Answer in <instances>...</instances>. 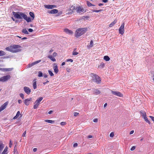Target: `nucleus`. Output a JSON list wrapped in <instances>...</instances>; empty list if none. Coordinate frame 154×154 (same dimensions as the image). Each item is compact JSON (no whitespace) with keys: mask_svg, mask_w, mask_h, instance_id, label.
<instances>
[{"mask_svg":"<svg viewBox=\"0 0 154 154\" xmlns=\"http://www.w3.org/2000/svg\"><path fill=\"white\" fill-rule=\"evenodd\" d=\"M48 57L53 62L56 61V59L54 58L52 56L50 55Z\"/></svg>","mask_w":154,"mask_h":154,"instance_id":"21","label":"nucleus"},{"mask_svg":"<svg viewBox=\"0 0 154 154\" xmlns=\"http://www.w3.org/2000/svg\"><path fill=\"white\" fill-rule=\"evenodd\" d=\"M29 14L30 16L32 18V20H33L35 17V15L34 13L33 12H30Z\"/></svg>","mask_w":154,"mask_h":154,"instance_id":"28","label":"nucleus"},{"mask_svg":"<svg viewBox=\"0 0 154 154\" xmlns=\"http://www.w3.org/2000/svg\"><path fill=\"white\" fill-rule=\"evenodd\" d=\"M140 113L142 115V116L143 117L146 116V113L144 112H143L142 110L140 111Z\"/></svg>","mask_w":154,"mask_h":154,"instance_id":"33","label":"nucleus"},{"mask_svg":"<svg viewBox=\"0 0 154 154\" xmlns=\"http://www.w3.org/2000/svg\"><path fill=\"white\" fill-rule=\"evenodd\" d=\"M66 123L65 122H62L60 123V125L62 126H64L66 125Z\"/></svg>","mask_w":154,"mask_h":154,"instance_id":"47","label":"nucleus"},{"mask_svg":"<svg viewBox=\"0 0 154 154\" xmlns=\"http://www.w3.org/2000/svg\"><path fill=\"white\" fill-rule=\"evenodd\" d=\"M22 16H23V18L28 22H31V19L29 17H27V15L25 14H22Z\"/></svg>","mask_w":154,"mask_h":154,"instance_id":"10","label":"nucleus"},{"mask_svg":"<svg viewBox=\"0 0 154 154\" xmlns=\"http://www.w3.org/2000/svg\"><path fill=\"white\" fill-rule=\"evenodd\" d=\"M32 100V98H30L26 99L24 101V103L26 106H28L29 104V102Z\"/></svg>","mask_w":154,"mask_h":154,"instance_id":"13","label":"nucleus"},{"mask_svg":"<svg viewBox=\"0 0 154 154\" xmlns=\"http://www.w3.org/2000/svg\"><path fill=\"white\" fill-rule=\"evenodd\" d=\"M45 121L51 124L54 123V121H53L50 120H45Z\"/></svg>","mask_w":154,"mask_h":154,"instance_id":"30","label":"nucleus"},{"mask_svg":"<svg viewBox=\"0 0 154 154\" xmlns=\"http://www.w3.org/2000/svg\"><path fill=\"white\" fill-rule=\"evenodd\" d=\"M76 8H77V7H75L74 5H72L71 7L70 8V10L72 12H75L76 10Z\"/></svg>","mask_w":154,"mask_h":154,"instance_id":"18","label":"nucleus"},{"mask_svg":"<svg viewBox=\"0 0 154 154\" xmlns=\"http://www.w3.org/2000/svg\"><path fill=\"white\" fill-rule=\"evenodd\" d=\"M91 76L92 78V81L97 84L100 83L101 79L97 75L94 74L93 73L91 74Z\"/></svg>","mask_w":154,"mask_h":154,"instance_id":"2","label":"nucleus"},{"mask_svg":"<svg viewBox=\"0 0 154 154\" xmlns=\"http://www.w3.org/2000/svg\"><path fill=\"white\" fill-rule=\"evenodd\" d=\"M105 66V64L103 62H102L100 63V64L98 66V68L102 69Z\"/></svg>","mask_w":154,"mask_h":154,"instance_id":"22","label":"nucleus"},{"mask_svg":"<svg viewBox=\"0 0 154 154\" xmlns=\"http://www.w3.org/2000/svg\"><path fill=\"white\" fill-rule=\"evenodd\" d=\"M53 68L54 70V72L57 74L59 72L58 67L56 63H54L53 65Z\"/></svg>","mask_w":154,"mask_h":154,"instance_id":"11","label":"nucleus"},{"mask_svg":"<svg viewBox=\"0 0 154 154\" xmlns=\"http://www.w3.org/2000/svg\"><path fill=\"white\" fill-rule=\"evenodd\" d=\"M24 90L25 92L28 94H29L31 92V89L29 87H24Z\"/></svg>","mask_w":154,"mask_h":154,"instance_id":"12","label":"nucleus"},{"mask_svg":"<svg viewBox=\"0 0 154 154\" xmlns=\"http://www.w3.org/2000/svg\"><path fill=\"white\" fill-rule=\"evenodd\" d=\"M103 59L106 61H108L110 60V58L109 56H105L104 57Z\"/></svg>","mask_w":154,"mask_h":154,"instance_id":"29","label":"nucleus"},{"mask_svg":"<svg viewBox=\"0 0 154 154\" xmlns=\"http://www.w3.org/2000/svg\"><path fill=\"white\" fill-rule=\"evenodd\" d=\"M88 29L87 28H79L77 29L75 33V36L78 38L85 33L87 31Z\"/></svg>","mask_w":154,"mask_h":154,"instance_id":"1","label":"nucleus"},{"mask_svg":"<svg viewBox=\"0 0 154 154\" xmlns=\"http://www.w3.org/2000/svg\"><path fill=\"white\" fill-rule=\"evenodd\" d=\"M48 72L49 74L51 75V76H53L54 75V74L50 70H48Z\"/></svg>","mask_w":154,"mask_h":154,"instance_id":"40","label":"nucleus"},{"mask_svg":"<svg viewBox=\"0 0 154 154\" xmlns=\"http://www.w3.org/2000/svg\"><path fill=\"white\" fill-rule=\"evenodd\" d=\"M28 31L30 32H32L33 31V30L32 29H28Z\"/></svg>","mask_w":154,"mask_h":154,"instance_id":"55","label":"nucleus"},{"mask_svg":"<svg viewBox=\"0 0 154 154\" xmlns=\"http://www.w3.org/2000/svg\"><path fill=\"white\" fill-rule=\"evenodd\" d=\"M12 143H11V141L10 140V143H9V146L10 148H11V147L12 145Z\"/></svg>","mask_w":154,"mask_h":154,"instance_id":"54","label":"nucleus"},{"mask_svg":"<svg viewBox=\"0 0 154 154\" xmlns=\"http://www.w3.org/2000/svg\"><path fill=\"white\" fill-rule=\"evenodd\" d=\"M102 10H92V11L93 12H99L102 11Z\"/></svg>","mask_w":154,"mask_h":154,"instance_id":"41","label":"nucleus"},{"mask_svg":"<svg viewBox=\"0 0 154 154\" xmlns=\"http://www.w3.org/2000/svg\"><path fill=\"white\" fill-rule=\"evenodd\" d=\"M34 65H35L34 63V62H33L31 63H29V64H28V67L30 68L32 66H34Z\"/></svg>","mask_w":154,"mask_h":154,"instance_id":"38","label":"nucleus"},{"mask_svg":"<svg viewBox=\"0 0 154 154\" xmlns=\"http://www.w3.org/2000/svg\"><path fill=\"white\" fill-rule=\"evenodd\" d=\"M5 49L7 51H9L12 52V51H13L12 49V46H11L9 47H6L5 48Z\"/></svg>","mask_w":154,"mask_h":154,"instance_id":"23","label":"nucleus"},{"mask_svg":"<svg viewBox=\"0 0 154 154\" xmlns=\"http://www.w3.org/2000/svg\"><path fill=\"white\" fill-rule=\"evenodd\" d=\"M20 96L23 99H24V94L22 93H21L20 94Z\"/></svg>","mask_w":154,"mask_h":154,"instance_id":"48","label":"nucleus"},{"mask_svg":"<svg viewBox=\"0 0 154 154\" xmlns=\"http://www.w3.org/2000/svg\"><path fill=\"white\" fill-rule=\"evenodd\" d=\"M98 119L96 118L94 119L93 121L94 122H98Z\"/></svg>","mask_w":154,"mask_h":154,"instance_id":"52","label":"nucleus"},{"mask_svg":"<svg viewBox=\"0 0 154 154\" xmlns=\"http://www.w3.org/2000/svg\"><path fill=\"white\" fill-rule=\"evenodd\" d=\"M43 76L45 78H47L48 76V75L46 74H44Z\"/></svg>","mask_w":154,"mask_h":154,"instance_id":"60","label":"nucleus"},{"mask_svg":"<svg viewBox=\"0 0 154 154\" xmlns=\"http://www.w3.org/2000/svg\"><path fill=\"white\" fill-rule=\"evenodd\" d=\"M117 22V20H114L109 25L110 27H112Z\"/></svg>","mask_w":154,"mask_h":154,"instance_id":"20","label":"nucleus"},{"mask_svg":"<svg viewBox=\"0 0 154 154\" xmlns=\"http://www.w3.org/2000/svg\"><path fill=\"white\" fill-rule=\"evenodd\" d=\"M14 154H16V153H17V154H18V152L17 151V147L16 145L14 146Z\"/></svg>","mask_w":154,"mask_h":154,"instance_id":"37","label":"nucleus"},{"mask_svg":"<svg viewBox=\"0 0 154 154\" xmlns=\"http://www.w3.org/2000/svg\"><path fill=\"white\" fill-rule=\"evenodd\" d=\"M87 4L88 6L91 7L93 6H94V5L92 4L91 3L88 1L87 2Z\"/></svg>","mask_w":154,"mask_h":154,"instance_id":"36","label":"nucleus"},{"mask_svg":"<svg viewBox=\"0 0 154 154\" xmlns=\"http://www.w3.org/2000/svg\"><path fill=\"white\" fill-rule=\"evenodd\" d=\"M18 103L20 104V103H22V101L21 100H18Z\"/></svg>","mask_w":154,"mask_h":154,"instance_id":"61","label":"nucleus"},{"mask_svg":"<svg viewBox=\"0 0 154 154\" xmlns=\"http://www.w3.org/2000/svg\"><path fill=\"white\" fill-rule=\"evenodd\" d=\"M41 60H39L38 61H37L34 62V64L35 65V64L40 62H41Z\"/></svg>","mask_w":154,"mask_h":154,"instance_id":"45","label":"nucleus"},{"mask_svg":"<svg viewBox=\"0 0 154 154\" xmlns=\"http://www.w3.org/2000/svg\"><path fill=\"white\" fill-rule=\"evenodd\" d=\"M73 147H75L78 146V144L77 143H75L73 145Z\"/></svg>","mask_w":154,"mask_h":154,"instance_id":"53","label":"nucleus"},{"mask_svg":"<svg viewBox=\"0 0 154 154\" xmlns=\"http://www.w3.org/2000/svg\"><path fill=\"white\" fill-rule=\"evenodd\" d=\"M124 23H123L121 25L119 29V33L122 35H123L124 32Z\"/></svg>","mask_w":154,"mask_h":154,"instance_id":"7","label":"nucleus"},{"mask_svg":"<svg viewBox=\"0 0 154 154\" xmlns=\"http://www.w3.org/2000/svg\"><path fill=\"white\" fill-rule=\"evenodd\" d=\"M8 104V102H6L2 105L0 107V112L5 109Z\"/></svg>","mask_w":154,"mask_h":154,"instance_id":"9","label":"nucleus"},{"mask_svg":"<svg viewBox=\"0 0 154 154\" xmlns=\"http://www.w3.org/2000/svg\"><path fill=\"white\" fill-rule=\"evenodd\" d=\"M108 2V0H102V2L104 3L107 2Z\"/></svg>","mask_w":154,"mask_h":154,"instance_id":"57","label":"nucleus"},{"mask_svg":"<svg viewBox=\"0 0 154 154\" xmlns=\"http://www.w3.org/2000/svg\"><path fill=\"white\" fill-rule=\"evenodd\" d=\"M64 31L66 33L70 35L73 33V32L72 31L69 30L67 28L65 29H64Z\"/></svg>","mask_w":154,"mask_h":154,"instance_id":"15","label":"nucleus"},{"mask_svg":"<svg viewBox=\"0 0 154 154\" xmlns=\"http://www.w3.org/2000/svg\"><path fill=\"white\" fill-rule=\"evenodd\" d=\"M76 9L77 12L81 13L84 11V9L80 7H79L76 8Z\"/></svg>","mask_w":154,"mask_h":154,"instance_id":"16","label":"nucleus"},{"mask_svg":"<svg viewBox=\"0 0 154 154\" xmlns=\"http://www.w3.org/2000/svg\"><path fill=\"white\" fill-rule=\"evenodd\" d=\"M135 149V146H132L130 150L131 151H133Z\"/></svg>","mask_w":154,"mask_h":154,"instance_id":"49","label":"nucleus"},{"mask_svg":"<svg viewBox=\"0 0 154 154\" xmlns=\"http://www.w3.org/2000/svg\"><path fill=\"white\" fill-rule=\"evenodd\" d=\"M26 134V131H25L24 133H23V134L22 135V136L23 137H25V135Z\"/></svg>","mask_w":154,"mask_h":154,"instance_id":"56","label":"nucleus"},{"mask_svg":"<svg viewBox=\"0 0 154 154\" xmlns=\"http://www.w3.org/2000/svg\"><path fill=\"white\" fill-rule=\"evenodd\" d=\"M22 32L23 33L26 34H29L28 32L26 29H23L22 30Z\"/></svg>","mask_w":154,"mask_h":154,"instance_id":"32","label":"nucleus"},{"mask_svg":"<svg viewBox=\"0 0 154 154\" xmlns=\"http://www.w3.org/2000/svg\"><path fill=\"white\" fill-rule=\"evenodd\" d=\"M34 65H35L34 63V62H33L31 63H29V64H28V67L30 68L32 66H34Z\"/></svg>","mask_w":154,"mask_h":154,"instance_id":"39","label":"nucleus"},{"mask_svg":"<svg viewBox=\"0 0 154 154\" xmlns=\"http://www.w3.org/2000/svg\"><path fill=\"white\" fill-rule=\"evenodd\" d=\"M20 115H21V117L22 116V115L21 114H20V112L19 111H18L17 113V114L16 115V116H15L14 118H13V119H17L19 116Z\"/></svg>","mask_w":154,"mask_h":154,"instance_id":"19","label":"nucleus"},{"mask_svg":"<svg viewBox=\"0 0 154 154\" xmlns=\"http://www.w3.org/2000/svg\"><path fill=\"white\" fill-rule=\"evenodd\" d=\"M93 42L92 40L91 41L90 45H88V48H91L93 47Z\"/></svg>","mask_w":154,"mask_h":154,"instance_id":"27","label":"nucleus"},{"mask_svg":"<svg viewBox=\"0 0 154 154\" xmlns=\"http://www.w3.org/2000/svg\"><path fill=\"white\" fill-rule=\"evenodd\" d=\"M49 82V81H48L47 80V81H46V82H45L43 83V84H44V85H45L48 82Z\"/></svg>","mask_w":154,"mask_h":154,"instance_id":"64","label":"nucleus"},{"mask_svg":"<svg viewBox=\"0 0 154 154\" xmlns=\"http://www.w3.org/2000/svg\"><path fill=\"white\" fill-rule=\"evenodd\" d=\"M24 13L23 12H15L13 11L12 14L14 15V17L17 18L19 19H22L23 18V16H22V14Z\"/></svg>","mask_w":154,"mask_h":154,"instance_id":"3","label":"nucleus"},{"mask_svg":"<svg viewBox=\"0 0 154 154\" xmlns=\"http://www.w3.org/2000/svg\"><path fill=\"white\" fill-rule=\"evenodd\" d=\"M79 53L78 52H75L73 51L72 52V55H77Z\"/></svg>","mask_w":154,"mask_h":154,"instance_id":"44","label":"nucleus"},{"mask_svg":"<svg viewBox=\"0 0 154 154\" xmlns=\"http://www.w3.org/2000/svg\"><path fill=\"white\" fill-rule=\"evenodd\" d=\"M66 61L67 62H72L73 61V60L72 59H68L66 60Z\"/></svg>","mask_w":154,"mask_h":154,"instance_id":"46","label":"nucleus"},{"mask_svg":"<svg viewBox=\"0 0 154 154\" xmlns=\"http://www.w3.org/2000/svg\"><path fill=\"white\" fill-rule=\"evenodd\" d=\"M37 148H34L33 149V151L34 152H35L36 151H37Z\"/></svg>","mask_w":154,"mask_h":154,"instance_id":"63","label":"nucleus"},{"mask_svg":"<svg viewBox=\"0 0 154 154\" xmlns=\"http://www.w3.org/2000/svg\"><path fill=\"white\" fill-rule=\"evenodd\" d=\"M145 121L147 122L149 124H150V122L148 120L147 118L146 117V116L144 117H143Z\"/></svg>","mask_w":154,"mask_h":154,"instance_id":"34","label":"nucleus"},{"mask_svg":"<svg viewBox=\"0 0 154 154\" xmlns=\"http://www.w3.org/2000/svg\"><path fill=\"white\" fill-rule=\"evenodd\" d=\"M4 147V146L3 143L0 142V153L1 152Z\"/></svg>","mask_w":154,"mask_h":154,"instance_id":"25","label":"nucleus"},{"mask_svg":"<svg viewBox=\"0 0 154 154\" xmlns=\"http://www.w3.org/2000/svg\"><path fill=\"white\" fill-rule=\"evenodd\" d=\"M112 93L116 96L119 97H122L123 96V94L121 93L120 92L118 91H113L112 90L111 91Z\"/></svg>","mask_w":154,"mask_h":154,"instance_id":"8","label":"nucleus"},{"mask_svg":"<svg viewBox=\"0 0 154 154\" xmlns=\"http://www.w3.org/2000/svg\"><path fill=\"white\" fill-rule=\"evenodd\" d=\"M53 112V111L52 110H50L48 112V113L49 114H51Z\"/></svg>","mask_w":154,"mask_h":154,"instance_id":"58","label":"nucleus"},{"mask_svg":"<svg viewBox=\"0 0 154 154\" xmlns=\"http://www.w3.org/2000/svg\"><path fill=\"white\" fill-rule=\"evenodd\" d=\"M134 132V131L132 130V131H130V134H133Z\"/></svg>","mask_w":154,"mask_h":154,"instance_id":"62","label":"nucleus"},{"mask_svg":"<svg viewBox=\"0 0 154 154\" xmlns=\"http://www.w3.org/2000/svg\"><path fill=\"white\" fill-rule=\"evenodd\" d=\"M21 46L18 45H15L12 46V52L16 53L21 51Z\"/></svg>","mask_w":154,"mask_h":154,"instance_id":"4","label":"nucleus"},{"mask_svg":"<svg viewBox=\"0 0 154 154\" xmlns=\"http://www.w3.org/2000/svg\"><path fill=\"white\" fill-rule=\"evenodd\" d=\"M58 11L57 9H54L50 11L49 13L51 14H54L57 13Z\"/></svg>","mask_w":154,"mask_h":154,"instance_id":"17","label":"nucleus"},{"mask_svg":"<svg viewBox=\"0 0 154 154\" xmlns=\"http://www.w3.org/2000/svg\"><path fill=\"white\" fill-rule=\"evenodd\" d=\"M79 113L77 112H75L74 113V116H77L79 114Z\"/></svg>","mask_w":154,"mask_h":154,"instance_id":"50","label":"nucleus"},{"mask_svg":"<svg viewBox=\"0 0 154 154\" xmlns=\"http://www.w3.org/2000/svg\"><path fill=\"white\" fill-rule=\"evenodd\" d=\"M45 7L48 9H52L54 8H55L56 6L54 5H45Z\"/></svg>","mask_w":154,"mask_h":154,"instance_id":"14","label":"nucleus"},{"mask_svg":"<svg viewBox=\"0 0 154 154\" xmlns=\"http://www.w3.org/2000/svg\"><path fill=\"white\" fill-rule=\"evenodd\" d=\"M38 75L39 77H42V73L41 72H39Z\"/></svg>","mask_w":154,"mask_h":154,"instance_id":"42","label":"nucleus"},{"mask_svg":"<svg viewBox=\"0 0 154 154\" xmlns=\"http://www.w3.org/2000/svg\"><path fill=\"white\" fill-rule=\"evenodd\" d=\"M43 97H40L39 98L35 101L34 103L33 106V108L34 109H36L38 107V105L40 103V102L42 100Z\"/></svg>","mask_w":154,"mask_h":154,"instance_id":"5","label":"nucleus"},{"mask_svg":"<svg viewBox=\"0 0 154 154\" xmlns=\"http://www.w3.org/2000/svg\"><path fill=\"white\" fill-rule=\"evenodd\" d=\"M88 138H92L93 137L91 135H88Z\"/></svg>","mask_w":154,"mask_h":154,"instance_id":"59","label":"nucleus"},{"mask_svg":"<svg viewBox=\"0 0 154 154\" xmlns=\"http://www.w3.org/2000/svg\"><path fill=\"white\" fill-rule=\"evenodd\" d=\"M5 54V52L2 51H0V56H2Z\"/></svg>","mask_w":154,"mask_h":154,"instance_id":"35","label":"nucleus"},{"mask_svg":"<svg viewBox=\"0 0 154 154\" xmlns=\"http://www.w3.org/2000/svg\"><path fill=\"white\" fill-rule=\"evenodd\" d=\"M57 53L55 52H54L53 53V57H56V56H57Z\"/></svg>","mask_w":154,"mask_h":154,"instance_id":"51","label":"nucleus"},{"mask_svg":"<svg viewBox=\"0 0 154 154\" xmlns=\"http://www.w3.org/2000/svg\"><path fill=\"white\" fill-rule=\"evenodd\" d=\"M109 136L110 137H112L114 136V133L113 132L111 133L110 134Z\"/></svg>","mask_w":154,"mask_h":154,"instance_id":"43","label":"nucleus"},{"mask_svg":"<svg viewBox=\"0 0 154 154\" xmlns=\"http://www.w3.org/2000/svg\"><path fill=\"white\" fill-rule=\"evenodd\" d=\"M33 88L34 89L36 88L37 85H36V81L35 80H34L33 81Z\"/></svg>","mask_w":154,"mask_h":154,"instance_id":"24","label":"nucleus"},{"mask_svg":"<svg viewBox=\"0 0 154 154\" xmlns=\"http://www.w3.org/2000/svg\"><path fill=\"white\" fill-rule=\"evenodd\" d=\"M11 76L9 75H7L6 76L2 77L0 78V81L2 82H6L7 81L8 79H10Z\"/></svg>","mask_w":154,"mask_h":154,"instance_id":"6","label":"nucleus"},{"mask_svg":"<svg viewBox=\"0 0 154 154\" xmlns=\"http://www.w3.org/2000/svg\"><path fill=\"white\" fill-rule=\"evenodd\" d=\"M100 91L99 90H95L94 92V94L95 95H98L100 93Z\"/></svg>","mask_w":154,"mask_h":154,"instance_id":"26","label":"nucleus"},{"mask_svg":"<svg viewBox=\"0 0 154 154\" xmlns=\"http://www.w3.org/2000/svg\"><path fill=\"white\" fill-rule=\"evenodd\" d=\"M8 148L7 147H6L4 149V151L2 153H3V154H7V151H8Z\"/></svg>","mask_w":154,"mask_h":154,"instance_id":"31","label":"nucleus"}]
</instances>
